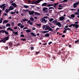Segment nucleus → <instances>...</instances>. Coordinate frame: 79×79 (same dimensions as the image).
<instances>
[{"mask_svg": "<svg viewBox=\"0 0 79 79\" xmlns=\"http://www.w3.org/2000/svg\"><path fill=\"white\" fill-rule=\"evenodd\" d=\"M48 17L47 16H45L43 17L42 19H40V20H42L41 21V23H45V24H46L47 23V20H45V19H47Z\"/></svg>", "mask_w": 79, "mask_h": 79, "instance_id": "1", "label": "nucleus"}, {"mask_svg": "<svg viewBox=\"0 0 79 79\" xmlns=\"http://www.w3.org/2000/svg\"><path fill=\"white\" fill-rule=\"evenodd\" d=\"M10 35H9L7 37H4L3 38V43H5L6 41L8 40H9V38H10Z\"/></svg>", "mask_w": 79, "mask_h": 79, "instance_id": "2", "label": "nucleus"}, {"mask_svg": "<svg viewBox=\"0 0 79 79\" xmlns=\"http://www.w3.org/2000/svg\"><path fill=\"white\" fill-rule=\"evenodd\" d=\"M42 10L43 11H44V12H45L46 13H48V8L45 7H44L43 8Z\"/></svg>", "mask_w": 79, "mask_h": 79, "instance_id": "3", "label": "nucleus"}, {"mask_svg": "<svg viewBox=\"0 0 79 79\" xmlns=\"http://www.w3.org/2000/svg\"><path fill=\"white\" fill-rule=\"evenodd\" d=\"M79 4V2H75L74 3L73 6V8H77V6Z\"/></svg>", "mask_w": 79, "mask_h": 79, "instance_id": "4", "label": "nucleus"}, {"mask_svg": "<svg viewBox=\"0 0 79 79\" xmlns=\"http://www.w3.org/2000/svg\"><path fill=\"white\" fill-rule=\"evenodd\" d=\"M28 11L29 12V15H34V11H31L29 10H28Z\"/></svg>", "mask_w": 79, "mask_h": 79, "instance_id": "5", "label": "nucleus"}, {"mask_svg": "<svg viewBox=\"0 0 79 79\" xmlns=\"http://www.w3.org/2000/svg\"><path fill=\"white\" fill-rule=\"evenodd\" d=\"M73 27H75V28L76 29H77V28H78V27H79V25H78V24H73Z\"/></svg>", "mask_w": 79, "mask_h": 79, "instance_id": "6", "label": "nucleus"}, {"mask_svg": "<svg viewBox=\"0 0 79 79\" xmlns=\"http://www.w3.org/2000/svg\"><path fill=\"white\" fill-rule=\"evenodd\" d=\"M35 3L34 1H31L30 0L28 1V4H34Z\"/></svg>", "mask_w": 79, "mask_h": 79, "instance_id": "7", "label": "nucleus"}, {"mask_svg": "<svg viewBox=\"0 0 79 79\" xmlns=\"http://www.w3.org/2000/svg\"><path fill=\"white\" fill-rule=\"evenodd\" d=\"M56 25H57V26H58L59 27H61V23L60 22H57L56 24Z\"/></svg>", "mask_w": 79, "mask_h": 79, "instance_id": "8", "label": "nucleus"}, {"mask_svg": "<svg viewBox=\"0 0 79 79\" xmlns=\"http://www.w3.org/2000/svg\"><path fill=\"white\" fill-rule=\"evenodd\" d=\"M8 45L10 47V48H12L13 47V44L11 42L9 43Z\"/></svg>", "mask_w": 79, "mask_h": 79, "instance_id": "9", "label": "nucleus"}, {"mask_svg": "<svg viewBox=\"0 0 79 79\" xmlns=\"http://www.w3.org/2000/svg\"><path fill=\"white\" fill-rule=\"evenodd\" d=\"M48 4V3L45 2L42 4L41 5L42 6H47Z\"/></svg>", "mask_w": 79, "mask_h": 79, "instance_id": "10", "label": "nucleus"}, {"mask_svg": "<svg viewBox=\"0 0 79 79\" xmlns=\"http://www.w3.org/2000/svg\"><path fill=\"white\" fill-rule=\"evenodd\" d=\"M11 5H13V6H14L15 8L17 7V5H16V4L15 3H12Z\"/></svg>", "mask_w": 79, "mask_h": 79, "instance_id": "11", "label": "nucleus"}, {"mask_svg": "<svg viewBox=\"0 0 79 79\" xmlns=\"http://www.w3.org/2000/svg\"><path fill=\"white\" fill-rule=\"evenodd\" d=\"M8 20H5L2 23V24H6V23H8Z\"/></svg>", "mask_w": 79, "mask_h": 79, "instance_id": "12", "label": "nucleus"}, {"mask_svg": "<svg viewBox=\"0 0 79 79\" xmlns=\"http://www.w3.org/2000/svg\"><path fill=\"white\" fill-rule=\"evenodd\" d=\"M30 19L31 22H34V19L32 17H31L30 18Z\"/></svg>", "mask_w": 79, "mask_h": 79, "instance_id": "13", "label": "nucleus"}, {"mask_svg": "<svg viewBox=\"0 0 79 79\" xmlns=\"http://www.w3.org/2000/svg\"><path fill=\"white\" fill-rule=\"evenodd\" d=\"M42 0H38L37 1L35 2V3L36 4L37 3H39L40 2H42Z\"/></svg>", "mask_w": 79, "mask_h": 79, "instance_id": "14", "label": "nucleus"}, {"mask_svg": "<svg viewBox=\"0 0 79 79\" xmlns=\"http://www.w3.org/2000/svg\"><path fill=\"white\" fill-rule=\"evenodd\" d=\"M64 17L62 16L61 17H60L59 19L60 21H62V20H64Z\"/></svg>", "mask_w": 79, "mask_h": 79, "instance_id": "15", "label": "nucleus"}, {"mask_svg": "<svg viewBox=\"0 0 79 79\" xmlns=\"http://www.w3.org/2000/svg\"><path fill=\"white\" fill-rule=\"evenodd\" d=\"M58 22V21L57 20H54L53 21L52 23H54V24H56V23H57V22Z\"/></svg>", "mask_w": 79, "mask_h": 79, "instance_id": "16", "label": "nucleus"}, {"mask_svg": "<svg viewBox=\"0 0 79 79\" xmlns=\"http://www.w3.org/2000/svg\"><path fill=\"white\" fill-rule=\"evenodd\" d=\"M34 13L35 15H37V16H39V15H40V14L37 12H34Z\"/></svg>", "mask_w": 79, "mask_h": 79, "instance_id": "17", "label": "nucleus"}, {"mask_svg": "<svg viewBox=\"0 0 79 79\" xmlns=\"http://www.w3.org/2000/svg\"><path fill=\"white\" fill-rule=\"evenodd\" d=\"M31 35H33V37H36V36H37L36 35H35V34L34 33H33V32L31 33Z\"/></svg>", "mask_w": 79, "mask_h": 79, "instance_id": "18", "label": "nucleus"}, {"mask_svg": "<svg viewBox=\"0 0 79 79\" xmlns=\"http://www.w3.org/2000/svg\"><path fill=\"white\" fill-rule=\"evenodd\" d=\"M9 9L10 10H13L14 9V7H12V6H11L9 7Z\"/></svg>", "mask_w": 79, "mask_h": 79, "instance_id": "19", "label": "nucleus"}, {"mask_svg": "<svg viewBox=\"0 0 79 79\" xmlns=\"http://www.w3.org/2000/svg\"><path fill=\"white\" fill-rule=\"evenodd\" d=\"M48 31H51V32H53V31L52 29V28H51L50 27L49 28Z\"/></svg>", "mask_w": 79, "mask_h": 79, "instance_id": "20", "label": "nucleus"}, {"mask_svg": "<svg viewBox=\"0 0 79 79\" xmlns=\"http://www.w3.org/2000/svg\"><path fill=\"white\" fill-rule=\"evenodd\" d=\"M49 27H50L49 26H47L45 28V31H47V30H48V29H49Z\"/></svg>", "mask_w": 79, "mask_h": 79, "instance_id": "21", "label": "nucleus"}, {"mask_svg": "<svg viewBox=\"0 0 79 79\" xmlns=\"http://www.w3.org/2000/svg\"><path fill=\"white\" fill-rule=\"evenodd\" d=\"M11 25L10 23H7L6 25V27H10Z\"/></svg>", "mask_w": 79, "mask_h": 79, "instance_id": "22", "label": "nucleus"}, {"mask_svg": "<svg viewBox=\"0 0 79 79\" xmlns=\"http://www.w3.org/2000/svg\"><path fill=\"white\" fill-rule=\"evenodd\" d=\"M71 17L73 18H75V15H74V14H72L71 15Z\"/></svg>", "mask_w": 79, "mask_h": 79, "instance_id": "23", "label": "nucleus"}, {"mask_svg": "<svg viewBox=\"0 0 79 79\" xmlns=\"http://www.w3.org/2000/svg\"><path fill=\"white\" fill-rule=\"evenodd\" d=\"M23 21V22H25V21H28V19H22Z\"/></svg>", "mask_w": 79, "mask_h": 79, "instance_id": "24", "label": "nucleus"}, {"mask_svg": "<svg viewBox=\"0 0 79 79\" xmlns=\"http://www.w3.org/2000/svg\"><path fill=\"white\" fill-rule=\"evenodd\" d=\"M28 11H29V10H25L24 9H23V10H22L23 12H24L25 13H26V12H27V11L28 12Z\"/></svg>", "mask_w": 79, "mask_h": 79, "instance_id": "25", "label": "nucleus"}, {"mask_svg": "<svg viewBox=\"0 0 79 79\" xmlns=\"http://www.w3.org/2000/svg\"><path fill=\"white\" fill-rule=\"evenodd\" d=\"M50 35V34L49 33H46L45 35V37H48Z\"/></svg>", "mask_w": 79, "mask_h": 79, "instance_id": "26", "label": "nucleus"}, {"mask_svg": "<svg viewBox=\"0 0 79 79\" xmlns=\"http://www.w3.org/2000/svg\"><path fill=\"white\" fill-rule=\"evenodd\" d=\"M42 32V33H48V32H49V31H43Z\"/></svg>", "mask_w": 79, "mask_h": 79, "instance_id": "27", "label": "nucleus"}, {"mask_svg": "<svg viewBox=\"0 0 79 79\" xmlns=\"http://www.w3.org/2000/svg\"><path fill=\"white\" fill-rule=\"evenodd\" d=\"M53 5H54L53 4H48L47 5V6H53Z\"/></svg>", "mask_w": 79, "mask_h": 79, "instance_id": "28", "label": "nucleus"}, {"mask_svg": "<svg viewBox=\"0 0 79 79\" xmlns=\"http://www.w3.org/2000/svg\"><path fill=\"white\" fill-rule=\"evenodd\" d=\"M5 33L6 35H9V33H8V32L6 31H5Z\"/></svg>", "mask_w": 79, "mask_h": 79, "instance_id": "29", "label": "nucleus"}, {"mask_svg": "<svg viewBox=\"0 0 79 79\" xmlns=\"http://www.w3.org/2000/svg\"><path fill=\"white\" fill-rule=\"evenodd\" d=\"M26 31V32H27L28 33V32H31V30H27Z\"/></svg>", "mask_w": 79, "mask_h": 79, "instance_id": "30", "label": "nucleus"}, {"mask_svg": "<svg viewBox=\"0 0 79 79\" xmlns=\"http://www.w3.org/2000/svg\"><path fill=\"white\" fill-rule=\"evenodd\" d=\"M23 7L24 8H29V6H28L24 5L23 6Z\"/></svg>", "mask_w": 79, "mask_h": 79, "instance_id": "31", "label": "nucleus"}, {"mask_svg": "<svg viewBox=\"0 0 79 79\" xmlns=\"http://www.w3.org/2000/svg\"><path fill=\"white\" fill-rule=\"evenodd\" d=\"M53 20H54L53 19L51 18L49 19V21L50 22H52V21Z\"/></svg>", "mask_w": 79, "mask_h": 79, "instance_id": "32", "label": "nucleus"}, {"mask_svg": "<svg viewBox=\"0 0 79 79\" xmlns=\"http://www.w3.org/2000/svg\"><path fill=\"white\" fill-rule=\"evenodd\" d=\"M79 13L77 11V12L74 13V15H77V16L78 15H79Z\"/></svg>", "mask_w": 79, "mask_h": 79, "instance_id": "33", "label": "nucleus"}, {"mask_svg": "<svg viewBox=\"0 0 79 79\" xmlns=\"http://www.w3.org/2000/svg\"><path fill=\"white\" fill-rule=\"evenodd\" d=\"M20 27L21 29H22V28H24V25H23L21 24L20 26H19Z\"/></svg>", "mask_w": 79, "mask_h": 79, "instance_id": "34", "label": "nucleus"}, {"mask_svg": "<svg viewBox=\"0 0 79 79\" xmlns=\"http://www.w3.org/2000/svg\"><path fill=\"white\" fill-rule=\"evenodd\" d=\"M73 23H71V24L70 25H69L68 26L69 27H72V26H73Z\"/></svg>", "mask_w": 79, "mask_h": 79, "instance_id": "35", "label": "nucleus"}, {"mask_svg": "<svg viewBox=\"0 0 79 79\" xmlns=\"http://www.w3.org/2000/svg\"><path fill=\"white\" fill-rule=\"evenodd\" d=\"M58 3H59L58 2L57 3H55L53 5H54V6H56V5H58Z\"/></svg>", "mask_w": 79, "mask_h": 79, "instance_id": "36", "label": "nucleus"}, {"mask_svg": "<svg viewBox=\"0 0 79 79\" xmlns=\"http://www.w3.org/2000/svg\"><path fill=\"white\" fill-rule=\"evenodd\" d=\"M49 9H53V10H55V8H54L52 7H48Z\"/></svg>", "mask_w": 79, "mask_h": 79, "instance_id": "37", "label": "nucleus"}, {"mask_svg": "<svg viewBox=\"0 0 79 79\" xmlns=\"http://www.w3.org/2000/svg\"><path fill=\"white\" fill-rule=\"evenodd\" d=\"M33 22H30V23L29 24H30V25H33Z\"/></svg>", "mask_w": 79, "mask_h": 79, "instance_id": "38", "label": "nucleus"}, {"mask_svg": "<svg viewBox=\"0 0 79 79\" xmlns=\"http://www.w3.org/2000/svg\"><path fill=\"white\" fill-rule=\"evenodd\" d=\"M15 34L16 35H18V31L15 32Z\"/></svg>", "mask_w": 79, "mask_h": 79, "instance_id": "39", "label": "nucleus"}, {"mask_svg": "<svg viewBox=\"0 0 79 79\" xmlns=\"http://www.w3.org/2000/svg\"><path fill=\"white\" fill-rule=\"evenodd\" d=\"M5 50H8V46H6L5 47Z\"/></svg>", "mask_w": 79, "mask_h": 79, "instance_id": "40", "label": "nucleus"}, {"mask_svg": "<svg viewBox=\"0 0 79 79\" xmlns=\"http://www.w3.org/2000/svg\"><path fill=\"white\" fill-rule=\"evenodd\" d=\"M5 11L6 13H8V12H9V11H8V9H6V10H5Z\"/></svg>", "mask_w": 79, "mask_h": 79, "instance_id": "41", "label": "nucleus"}, {"mask_svg": "<svg viewBox=\"0 0 79 79\" xmlns=\"http://www.w3.org/2000/svg\"><path fill=\"white\" fill-rule=\"evenodd\" d=\"M10 14H11V15H13L14 14H15V12H10Z\"/></svg>", "mask_w": 79, "mask_h": 79, "instance_id": "42", "label": "nucleus"}, {"mask_svg": "<svg viewBox=\"0 0 79 79\" xmlns=\"http://www.w3.org/2000/svg\"><path fill=\"white\" fill-rule=\"evenodd\" d=\"M36 26H39V27H40V26H41V24H37Z\"/></svg>", "mask_w": 79, "mask_h": 79, "instance_id": "43", "label": "nucleus"}, {"mask_svg": "<svg viewBox=\"0 0 79 79\" xmlns=\"http://www.w3.org/2000/svg\"><path fill=\"white\" fill-rule=\"evenodd\" d=\"M5 30H2V33H3V34H4V33H5Z\"/></svg>", "mask_w": 79, "mask_h": 79, "instance_id": "44", "label": "nucleus"}, {"mask_svg": "<svg viewBox=\"0 0 79 79\" xmlns=\"http://www.w3.org/2000/svg\"><path fill=\"white\" fill-rule=\"evenodd\" d=\"M62 53V52L59 51L58 53V55H60Z\"/></svg>", "mask_w": 79, "mask_h": 79, "instance_id": "45", "label": "nucleus"}, {"mask_svg": "<svg viewBox=\"0 0 79 79\" xmlns=\"http://www.w3.org/2000/svg\"><path fill=\"white\" fill-rule=\"evenodd\" d=\"M20 36L22 37H24V35H21Z\"/></svg>", "mask_w": 79, "mask_h": 79, "instance_id": "46", "label": "nucleus"}, {"mask_svg": "<svg viewBox=\"0 0 79 79\" xmlns=\"http://www.w3.org/2000/svg\"><path fill=\"white\" fill-rule=\"evenodd\" d=\"M21 40H22L23 41H26V39H22Z\"/></svg>", "mask_w": 79, "mask_h": 79, "instance_id": "47", "label": "nucleus"}, {"mask_svg": "<svg viewBox=\"0 0 79 79\" xmlns=\"http://www.w3.org/2000/svg\"><path fill=\"white\" fill-rule=\"evenodd\" d=\"M5 7H6V6H4L2 8L3 10H5Z\"/></svg>", "mask_w": 79, "mask_h": 79, "instance_id": "48", "label": "nucleus"}, {"mask_svg": "<svg viewBox=\"0 0 79 79\" xmlns=\"http://www.w3.org/2000/svg\"><path fill=\"white\" fill-rule=\"evenodd\" d=\"M11 29V27H9L7 29V31H9V30H10V29Z\"/></svg>", "mask_w": 79, "mask_h": 79, "instance_id": "49", "label": "nucleus"}, {"mask_svg": "<svg viewBox=\"0 0 79 79\" xmlns=\"http://www.w3.org/2000/svg\"><path fill=\"white\" fill-rule=\"evenodd\" d=\"M52 58L54 60H55L56 57H55V56H52Z\"/></svg>", "mask_w": 79, "mask_h": 79, "instance_id": "50", "label": "nucleus"}, {"mask_svg": "<svg viewBox=\"0 0 79 79\" xmlns=\"http://www.w3.org/2000/svg\"><path fill=\"white\" fill-rule=\"evenodd\" d=\"M11 26H15V23L14 22H12Z\"/></svg>", "mask_w": 79, "mask_h": 79, "instance_id": "51", "label": "nucleus"}, {"mask_svg": "<svg viewBox=\"0 0 79 79\" xmlns=\"http://www.w3.org/2000/svg\"><path fill=\"white\" fill-rule=\"evenodd\" d=\"M75 24H79V22L78 21L76 22L75 23Z\"/></svg>", "mask_w": 79, "mask_h": 79, "instance_id": "52", "label": "nucleus"}, {"mask_svg": "<svg viewBox=\"0 0 79 79\" xmlns=\"http://www.w3.org/2000/svg\"><path fill=\"white\" fill-rule=\"evenodd\" d=\"M45 27H46V25H45L43 26V29H45Z\"/></svg>", "mask_w": 79, "mask_h": 79, "instance_id": "53", "label": "nucleus"}, {"mask_svg": "<svg viewBox=\"0 0 79 79\" xmlns=\"http://www.w3.org/2000/svg\"><path fill=\"white\" fill-rule=\"evenodd\" d=\"M59 7H61L62 8H63V7L62 6V5H60L58 6Z\"/></svg>", "mask_w": 79, "mask_h": 79, "instance_id": "54", "label": "nucleus"}, {"mask_svg": "<svg viewBox=\"0 0 79 79\" xmlns=\"http://www.w3.org/2000/svg\"><path fill=\"white\" fill-rule=\"evenodd\" d=\"M52 44V41L48 43V45H50V44Z\"/></svg>", "mask_w": 79, "mask_h": 79, "instance_id": "55", "label": "nucleus"}, {"mask_svg": "<svg viewBox=\"0 0 79 79\" xmlns=\"http://www.w3.org/2000/svg\"><path fill=\"white\" fill-rule=\"evenodd\" d=\"M0 42L3 43V38H2V40H0Z\"/></svg>", "mask_w": 79, "mask_h": 79, "instance_id": "56", "label": "nucleus"}, {"mask_svg": "<svg viewBox=\"0 0 79 79\" xmlns=\"http://www.w3.org/2000/svg\"><path fill=\"white\" fill-rule=\"evenodd\" d=\"M31 50H34V47H31Z\"/></svg>", "mask_w": 79, "mask_h": 79, "instance_id": "57", "label": "nucleus"}, {"mask_svg": "<svg viewBox=\"0 0 79 79\" xmlns=\"http://www.w3.org/2000/svg\"><path fill=\"white\" fill-rule=\"evenodd\" d=\"M69 22H70L69 20H68L66 21V23H69Z\"/></svg>", "mask_w": 79, "mask_h": 79, "instance_id": "58", "label": "nucleus"}, {"mask_svg": "<svg viewBox=\"0 0 79 79\" xmlns=\"http://www.w3.org/2000/svg\"><path fill=\"white\" fill-rule=\"evenodd\" d=\"M36 9H37V10H39V9H40V8L39 7H36Z\"/></svg>", "mask_w": 79, "mask_h": 79, "instance_id": "59", "label": "nucleus"}, {"mask_svg": "<svg viewBox=\"0 0 79 79\" xmlns=\"http://www.w3.org/2000/svg\"><path fill=\"white\" fill-rule=\"evenodd\" d=\"M22 24H21V23H19L18 24V26H21V25Z\"/></svg>", "mask_w": 79, "mask_h": 79, "instance_id": "60", "label": "nucleus"}, {"mask_svg": "<svg viewBox=\"0 0 79 79\" xmlns=\"http://www.w3.org/2000/svg\"><path fill=\"white\" fill-rule=\"evenodd\" d=\"M79 40H77V41H76L75 42V43H77L78 42H79Z\"/></svg>", "mask_w": 79, "mask_h": 79, "instance_id": "61", "label": "nucleus"}, {"mask_svg": "<svg viewBox=\"0 0 79 79\" xmlns=\"http://www.w3.org/2000/svg\"><path fill=\"white\" fill-rule=\"evenodd\" d=\"M58 29H60V28H57L56 29V32H57V30H58Z\"/></svg>", "mask_w": 79, "mask_h": 79, "instance_id": "62", "label": "nucleus"}, {"mask_svg": "<svg viewBox=\"0 0 79 79\" xmlns=\"http://www.w3.org/2000/svg\"><path fill=\"white\" fill-rule=\"evenodd\" d=\"M64 50H65V48H63L61 49V50H62V51H64Z\"/></svg>", "mask_w": 79, "mask_h": 79, "instance_id": "63", "label": "nucleus"}, {"mask_svg": "<svg viewBox=\"0 0 79 79\" xmlns=\"http://www.w3.org/2000/svg\"><path fill=\"white\" fill-rule=\"evenodd\" d=\"M39 53H40V52L39 51L38 52H35L36 54H39Z\"/></svg>", "mask_w": 79, "mask_h": 79, "instance_id": "64", "label": "nucleus"}]
</instances>
